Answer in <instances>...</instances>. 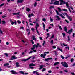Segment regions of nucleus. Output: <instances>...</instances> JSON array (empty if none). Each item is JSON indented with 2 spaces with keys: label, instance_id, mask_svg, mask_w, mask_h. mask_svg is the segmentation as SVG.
Wrapping results in <instances>:
<instances>
[{
  "label": "nucleus",
  "instance_id": "f257e3e1",
  "mask_svg": "<svg viewBox=\"0 0 75 75\" xmlns=\"http://www.w3.org/2000/svg\"><path fill=\"white\" fill-rule=\"evenodd\" d=\"M61 64L62 65V66L65 67V68H68V64L65 62H61Z\"/></svg>",
  "mask_w": 75,
  "mask_h": 75
},
{
  "label": "nucleus",
  "instance_id": "f03ea898",
  "mask_svg": "<svg viewBox=\"0 0 75 75\" xmlns=\"http://www.w3.org/2000/svg\"><path fill=\"white\" fill-rule=\"evenodd\" d=\"M32 38L33 40H30V41H31V42L32 43V44L33 45L34 44V41H33V40H35V41H37V39L35 38V36L32 35Z\"/></svg>",
  "mask_w": 75,
  "mask_h": 75
},
{
  "label": "nucleus",
  "instance_id": "7ed1b4c3",
  "mask_svg": "<svg viewBox=\"0 0 75 75\" xmlns=\"http://www.w3.org/2000/svg\"><path fill=\"white\" fill-rule=\"evenodd\" d=\"M64 14L66 15V16H67V18L68 19H69V20L70 21H72V18L71 17V16H69L68 15L67 13L65 12Z\"/></svg>",
  "mask_w": 75,
  "mask_h": 75
},
{
  "label": "nucleus",
  "instance_id": "20e7f679",
  "mask_svg": "<svg viewBox=\"0 0 75 75\" xmlns=\"http://www.w3.org/2000/svg\"><path fill=\"white\" fill-rule=\"evenodd\" d=\"M38 46H39V43H38L37 44V45L36 46V45L34 44L33 45V48L35 49V47L36 48H37L38 47Z\"/></svg>",
  "mask_w": 75,
  "mask_h": 75
},
{
  "label": "nucleus",
  "instance_id": "39448f33",
  "mask_svg": "<svg viewBox=\"0 0 75 75\" xmlns=\"http://www.w3.org/2000/svg\"><path fill=\"white\" fill-rule=\"evenodd\" d=\"M11 58L10 59L11 60H14V59H17V57H16L15 56H13L11 57Z\"/></svg>",
  "mask_w": 75,
  "mask_h": 75
},
{
  "label": "nucleus",
  "instance_id": "423d86ee",
  "mask_svg": "<svg viewBox=\"0 0 75 75\" xmlns=\"http://www.w3.org/2000/svg\"><path fill=\"white\" fill-rule=\"evenodd\" d=\"M62 2H63V4H66V6H67V8L69 7V5H68L69 4H68V2H67L66 3L64 1H63V0Z\"/></svg>",
  "mask_w": 75,
  "mask_h": 75
},
{
  "label": "nucleus",
  "instance_id": "0eeeda50",
  "mask_svg": "<svg viewBox=\"0 0 75 75\" xmlns=\"http://www.w3.org/2000/svg\"><path fill=\"white\" fill-rule=\"evenodd\" d=\"M52 59V58H45V59L44 61H47V62H48V60H51Z\"/></svg>",
  "mask_w": 75,
  "mask_h": 75
},
{
  "label": "nucleus",
  "instance_id": "6e6552de",
  "mask_svg": "<svg viewBox=\"0 0 75 75\" xmlns=\"http://www.w3.org/2000/svg\"><path fill=\"white\" fill-rule=\"evenodd\" d=\"M73 30V29H71V30H68V32H67V33L68 34H71V33L72 32V31Z\"/></svg>",
  "mask_w": 75,
  "mask_h": 75
},
{
  "label": "nucleus",
  "instance_id": "1a4fd4ad",
  "mask_svg": "<svg viewBox=\"0 0 75 75\" xmlns=\"http://www.w3.org/2000/svg\"><path fill=\"white\" fill-rule=\"evenodd\" d=\"M10 72H12V74H18V73L16 72L14 70L11 71Z\"/></svg>",
  "mask_w": 75,
  "mask_h": 75
},
{
  "label": "nucleus",
  "instance_id": "9d476101",
  "mask_svg": "<svg viewBox=\"0 0 75 75\" xmlns=\"http://www.w3.org/2000/svg\"><path fill=\"white\" fill-rule=\"evenodd\" d=\"M31 58V57H30L28 58H27L26 59H25L22 60V61H24V62L27 61H28V60H29V59H30Z\"/></svg>",
  "mask_w": 75,
  "mask_h": 75
},
{
  "label": "nucleus",
  "instance_id": "9b49d317",
  "mask_svg": "<svg viewBox=\"0 0 75 75\" xmlns=\"http://www.w3.org/2000/svg\"><path fill=\"white\" fill-rule=\"evenodd\" d=\"M59 1H57L54 2V5H58L59 4Z\"/></svg>",
  "mask_w": 75,
  "mask_h": 75
},
{
  "label": "nucleus",
  "instance_id": "f8f14e48",
  "mask_svg": "<svg viewBox=\"0 0 75 75\" xmlns=\"http://www.w3.org/2000/svg\"><path fill=\"white\" fill-rule=\"evenodd\" d=\"M24 0H18L17 1V3H22Z\"/></svg>",
  "mask_w": 75,
  "mask_h": 75
},
{
  "label": "nucleus",
  "instance_id": "ddd939ff",
  "mask_svg": "<svg viewBox=\"0 0 75 75\" xmlns=\"http://www.w3.org/2000/svg\"><path fill=\"white\" fill-rule=\"evenodd\" d=\"M31 16H33L34 14L33 13H32L31 14H29L28 15V17H29V18H30V17H31Z\"/></svg>",
  "mask_w": 75,
  "mask_h": 75
},
{
  "label": "nucleus",
  "instance_id": "4468645a",
  "mask_svg": "<svg viewBox=\"0 0 75 75\" xmlns=\"http://www.w3.org/2000/svg\"><path fill=\"white\" fill-rule=\"evenodd\" d=\"M59 16H61V17H62V18H64V19L65 18V16H63L62 14H59Z\"/></svg>",
  "mask_w": 75,
  "mask_h": 75
},
{
  "label": "nucleus",
  "instance_id": "2eb2a0df",
  "mask_svg": "<svg viewBox=\"0 0 75 75\" xmlns=\"http://www.w3.org/2000/svg\"><path fill=\"white\" fill-rule=\"evenodd\" d=\"M58 64H59V62H56L54 64V66H55V65H58Z\"/></svg>",
  "mask_w": 75,
  "mask_h": 75
},
{
  "label": "nucleus",
  "instance_id": "dca6fc26",
  "mask_svg": "<svg viewBox=\"0 0 75 75\" xmlns=\"http://www.w3.org/2000/svg\"><path fill=\"white\" fill-rule=\"evenodd\" d=\"M35 65V64H34L33 63H31L29 64V67H34Z\"/></svg>",
  "mask_w": 75,
  "mask_h": 75
},
{
  "label": "nucleus",
  "instance_id": "f3484780",
  "mask_svg": "<svg viewBox=\"0 0 75 75\" xmlns=\"http://www.w3.org/2000/svg\"><path fill=\"white\" fill-rule=\"evenodd\" d=\"M39 26V25L38 24V23H37L36 24V29H38V27Z\"/></svg>",
  "mask_w": 75,
  "mask_h": 75
},
{
  "label": "nucleus",
  "instance_id": "a211bd4d",
  "mask_svg": "<svg viewBox=\"0 0 75 75\" xmlns=\"http://www.w3.org/2000/svg\"><path fill=\"white\" fill-rule=\"evenodd\" d=\"M16 67H20L19 63L17 62L16 63Z\"/></svg>",
  "mask_w": 75,
  "mask_h": 75
},
{
  "label": "nucleus",
  "instance_id": "6ab92c4d",
  "mask_svg": "<svg viewBox=\"0 0 75 75\" xmlns=\"http://www.w3.org/2000/svg\"><path fill=\"white\" fill-rule=\"evenodd\" d=\"M2 24H4V25L5 24H6V22L5 21H2Z\"/></svg>",
  "mask_w": 75,
  "mask_h": 75
},
{
  "label": "nucleus",
  "instance_id": "aec40b11",
  "mask_svg": "<svg viewBox=\"0 0 75 75\" xmlns=\"http://www.w3.org/2000/svg\"><path fill=\"white\" fill-rule=\"evenodd\" d=\"M44 67V65H41L40 66V67L39 68V69L40 70L42 68Z\"/></svg>",
  "mask_w": 75,
  "mask_h": 75
},
{
  "label": "nucleus",
  "instance_id": "412c9836",
  "mask_svg": "<svg viewBox=\"0 0 75 75\" xmlns=\"http://www.w3.org/2000/svg\"><path fill=\"white\" fill-rule=\"evenodd\" d=\"M64 31L66 32H67V27L65 26L64 28Z\"/></svg>",
  "mask_w": 75,
  "mask_h": 75
},
{
  "label": "nucleus",
  "instance_id": "4be33fe9",
  "mask_svg": "<svg viewBox=\"0 0 75 75\" xmlns=\"http://www.w3.org/2000/svg\"><path fill=\"white\" fill-rule=\"evenodd\" d=\"M46 56V54H45V53L44 54H41V57H45Z\"/></svg>",
  "mask_w": 75,
  "mask_h": 75
},
{
  "label": "nucleus",
  "instance_id": "5701e85b",
  "mask_svg": "<svg viewBox=\"0 0 75 75\" xmlns=\"http://www.w3.org/2000/svg\"><path fill=\"white\" fill-rule=\"evenodd\" d=\"M26 11H28V12H29V11H31V9L29 8H27L26 9Z\"/></svg>",
  "mask_w": 75,
  "mask_h": 75
},
{
  "label": "nucleus",
  "instance_id": "b1692460",
  "mask_svg": "<svg viewBox=\"0 0 75 75\" xmlns=\"http://www.w3.org/2000/svg\"><path fill=\"white\" fill-rule=\"evenodd\" d=\"M60 5H61L63 4L62 1H63V0H60Z\"/></svg>",
  "mask_w": 75,
  "mask_h": 75
},
{
  "label": "nucleus",
  "instance_id": "393cba45",
  "mask_svg": "<svg viewBox=\"0 0 75 75\" xmlns=\"http://www.w3.org/2000/svg\"><path fill=\"white\" fill-rule=\"evenodd\" d=\"M20 12H18L17 13H13V15H19V14H20Z\"/></svg>",
  "mask_w": 75,
  "mask_h": 75
},
{
  "label": "nucleus",
  "instance_id": "a878e982",
  "mask_svg": "<svg viewBox=\"0 0 75 75\" xmlns=\"http://www.w3.org/2000/svg\"><path fill=\"white\" fill-rule=\"evenodd\" d=\"M57 8L59 12H61L62 11V10H61V8H59V7H58Z\"/></svg>",
  "mask_w": 75,
  "mask_h": 75
},
{
  "label": "nucleus",
  "instance_id": "bb28decb",
  "mask_svg": "<svg viewBox=\"0 0 75 75\" xmlns=\"http://www.w3.org/2000/svg\"><path fill=\"white\" fill-rule=\"evenodd\" d=\"M58 26L59 27V29L61 30H62V28H61V26H60L59 25H58Z\"/></svg>",
  "mask_w": 75,
  "mask_h": 75
},
{
  "label": "nucleus",
  "instance_id": "cd10ccee",
  "mask_svg": "<svg viewBox=\"0 0 75 75\" xmlns=\"http://www.w3.org/2000/svg\"><path fill=\"white\" fill-rule=\"evenodd\" d=\"M56 17H57V19L59 20H61V18H60L59 17V16H56Z\"/></svg>",
  "mask_w": 75,
  "mask_h": 75
},
{
  "label": "nucleus",
  "instance_id": "c85d7f7f",
  "mask_svg": "<svg viewBox=\"0 0 75 75\" xmlns=\"http://www.w3.org/2000/svg\"><path fill=\"white\" fill-rule=\"evenodd\" d=\"M47 35H48V36L47 37L46 39H48V38L50 37V34L49 33H48L47 34Z\"/></svg>",
  "mask_w": 75,
  "mask_h": 75
},
{
  "label": "nucleus",
  "instance_id": "c756f323",
  "mask_svg": "<svg viewBox=\"0 0 75 75\" xmlns=\"http://www.w3.org/2000/svg\"><path fill=\"white\" fill-rule=\"evenodd\" d=\"M19 72L20 74H24V72L23 71H19Z\"/></svg>",
  "mask_w": 75,
  "mask_h": 75
},
{
  "label": "nucleus",
  "instance_id": "7c9ffc66",
  "mask_svg": "<svg viewBox=\"0 0 75 75\" xmlns=\"http://www.w3.org/2000/svg\"><path fill=\"white\" fill-rule=\"evenodd\" d=\"M37 3L36 2L34 4V7H36L37 6Z\"/></svg>",
  "mask_w": 75,
  "mask_h": 75
},
{
  "label": "nucleus",
  "instance_id": "2f4dec72",
  "mask_svg": "<svg viewBox=\"0 0 75 75\" xmlns=\"http://www.w3.org/2000/svg\"><path fill=\"white\" fill-rule=\"evenodd\" d=\"M55 7H54L53 6H50V7L49 8L50 9H52V8H54Z\"/></svg>",
  "mask_w": 75,
  "mask_h": 75
},
{
  "label": "nucleus",
  "instance_id": "473e14b6",
  "mask_svg": "<svg viewBox=\"0 0 75 75\" xmlns=\"http://www.w3.org/2000/svg\"><path fill=\"white\" fill-rule=\"evenodd\" d=\"M17 22L18 23V24H21V21H20V20H18L17 21Z\"/></svg>",
  "mask_w": 75,
  "mask_h": 75
},
{
  "label": "nucleus",
  "instance_id": "72a5a7b5",
  "mask_svg": "<svg viewBox=\"0 0 75 75\" xmlns=\"http://www.w3.org/2000/svg\"><path fill=\"white\" fill-rule=\"evenodd\" d=\"M4 54L5 56H6V57H8V54L7 53H4Z\"/></svg>",
  "mask_w": 75,
  "mask_h": 75
},
{
  "label": "nucleus",
  "instance_id": "f704fd0d",
  "mask_svg": "<svg viewBox=\"0 0 75 75\" xmlns=\"http://www.w3.org/2000/svg\"><path fill=\"white\" fill-rule=\"evenodd\" d=\"M4 5V3H3V4H1L0 5V7H2V6H3Z\"/></svg>",
  "mask_w": 75,
  "mask_h": 75
},
{
  "label": "nucleus",
  "instance_id": "c9c22d12",
  "mask_svg": "<svg viewBox=\"0 0 75 75\" xmlns=\"http://www.w3.org/2000/svg\"><path fill=\"white\" fill-rule=\"evenodd\" d=\"M9 65V64L6 63V64H4V67H5V66H7V65Z\"/></svg>",
  "mask_w": 75,
  "mask_h": 75
},
{
  "label": "nucleus",
  "instance_id": "e433bc0d",
  "mask_svg": "<svg viewBox=\"0 0 75 75\" xmlns=\"http://www.w3.org/2000/svg\"><path fill=\"white\" fill-rule=\"evenodd\" d=\"M36 30L38 34V35H40V33H39V32H38V29H36Z\"/></svg>",
  "mask_w": 75,
  "mask_h": 75
},
{
  "label": "nucleus",
  "instance_id": "4c0bfd02",
  "mask_svg": "<svg viewBox=\"0 0 75 75\" xmlns=\"http://www.w3.org/2000/svg\"><path fill=\"white\" fill-rule=\"evenodd\" d=\"M26 31L27 32H30V29H26Z\"/></svg>",
  "mask_w": 75,
  "mask_h": 75
},
{
  "label": "nucleus",
  "instance_id": "58836bf2",
  "mask_svg": "<svg viewBox=\"0 0 75 75\" xmlns=\"http://www.w3.org/2000/svg\"><path fill=\"white\" fill-rule=\"evenodd\" d=\"M0 34H3V31L1 30V29H0Z\"/></svg>",
  "mask_w": 75,
  "mask_h": 75
},
{
  "label": "nucleus",
  "instance_id": "ea45409f",
  "mask_svg": "<svg viewBox=\"0 0 75 75\" xmlns=\"http://www.w3.org/2000/svg\"><path fill=\"white\" fill-rule=\"evenodd\" d=\"M68 41H70V38H69V36H68Z\"/></svg>",
  "mask_w": 75,
  "mask_h": 75
},
{
  "label": "nucleus",
  "instance_id": "a19ab883",
  "mask_svg": "<svg viewBox=\"0 0 75 75\" xmlns=\"http://www.w3.org/2000/svg\"><path fill=\"white\" fill-rule=\"evenodd\" d=\"M62 34L64 37L65 36V33H62Z\"/></svg>",
  "mask_w": 75,
  "mask_h": 75
},
{
  "label": "nucleus",
  "instance_id": "79ce46f5",
  "mask_svg": "<svg viewBox=\"0 0 75 75\" xmlns=\"http://www.w3.org/2000/svg\"><path fill=\"white\" fill-rule=\"evenodd\" d=\"M61 58H62V59H64V58H65V57L63 56L62 55H61L60 56Z\"/></svg>",
  "mask_w": 75,
  "mask_h": 75
},
{
  "label": "nucleus",
  "instance_id": "37998d69",
  "mask_svg": "<svg viewBox=\"0 0 75 75\" xmlns=\"http://www.w3.org/2000/svg\"><path fill=\"white\" fill-rule=\"evenodd\" d=\"M65 48L66 49H67L68 50H69V47H68V46H67V47H65Z\"/></svg>",
  "mask_w": 75,
  "mask_h": 75
},
{
  "label": "nucleus",
  "instance_id": "c03bdc74",
  "mask_svg": "<svg viewBox=\"0 0 75 75\" xmlns=\"http://www.w3.org/2000/svg\"><path fill=\"white\" fill-rule=\"evenodd\" d=\"M42 24H43V25L44 29V30H45V24L44 23H43Z\"/></svg>",
  "mask_w": 75,
  "mask_h": 75
},
{
  "label": "nucleus",
  "instance_id": "a18cd8bd",
  "mask_svg": "<svg viewBox=\"0 0 75 75\" xmlns=\"http://www.w3.org/2000/svg\"><path fill=\"white\" fill-rule=\"evenodd\" d=\"M64 72H66L67 73L68 72V70L66 69L64 70Z\"/></svg>",
  "mask_w": 75,
  "mask_h": 75
},
{
  "label": "nucleus",
  "instance_id": "49530a36",
  "mask_svg": "<svg viewBox=\"0 0 75 75\" xmlns=\"http://www.w3.org/2000/svg\"><path fill=\"white\" fill-rule=\"evenodd\" d=\"M65 21H66V23H69V21H68L66 19L65 20Z\"/></svg>",
  "mask_w": 75,
  "mask_h": 75
},
{
  "label": "nucleus",
  "instance_id": "de8ad7c7",
  "mask_svg": "<svg viewBox=\"0 0 75 75\" xmlns=\"http://www.w3.org/2000/svg\"><path fill=\"white\" fill-rule=\"evenodd\" d=\"M50 21L51 22H52L53 21V19L51 18V17H50Z\"/></svg>",
  "mask_w": 75,
  "mask_h": 75
},
{
  "label": "nucleus",
  "instance_id": "09e8293b",
  "mask_svg": "<svg viewBox=\"0 0 75 75\" xmlns=\"http://www.w3.org/2000/svg\"><path fill=\"white\" fill-rule=\"evenodd\" d=\"M62 11H67V10L66 9H64L62 10Z\"/></svg>",
  "mask_w": 75,
  "mask_h": 75
},
{
  "label": "nucleus",
  "instance_id": "8fccbe9b",
  "mask_svg": "<svg viewBox=\"0 0 75 75\" xmlns=\"http://www.w3.org/2000/svg\"><path fill=\"white\" fill-rule=\"evenodd\" d=\"M56 11L57 13V14L58 15L59 14V12H58V11L57 10H56Z\"/></svg>",
  "mask_w": 75,
  "mask_h": 75
},
{
  "label": "nucleus",
  "instance_id": "3c124183",
  "mask_svg": "<svg viewBox=\"0 0 75 75\" xmlns=\"http://www.w3.org/2000/svg\"><path fill=\"white\" fill-rule=\"evenodd\" d=\"M42 20L43 21H44V22H45V21H46L47 20L46 19H45V18H43L42 19Z\"/></svg>",
  "mask_w": 75,
  "mask_h": 75
},
{
  "label": "nucleus",
  "instance_id": "603ef678",
  "mask_svg": "<svg viewBox=\"0 0 75 75\" xmlns=\"http://www.w3.org/2000/svg\"><path fill=\"white\" fill-rule=\"evenodd\" d=\"M45 70H46V69H45V68H43V70H42V71L44 72V71H45Z\"/></svg>",
  "mask_w": 75,
  "mask_h": 75
},
{
  "label": "nucleus",
  "instance_id": "864d4df0",
  "mask_svg": "<svg viewBox=\"0 0 75 75\" xmlns=\"http://www.w3.org/2000/svg\"><path fill=\"white\" fill-rule=\"evenodd\" d=\"M7 17L6 16H3L2 17L3 18H5V17Z\"/></svg>",
  "mask_w": 75,
  "mask_h": 75
},
{
  "label": "nucleus",
  "instance_id": "5fc2aeb1",
  "mask_svg": "<svg viewBox=\"0 0 75 75\" xmlns=\"http://www.w3.org/2000/svg\"><path fill=\"white\" fill-rule=\"evenodd\" d=\"M63 45L64 47H66V46H67V44L65 45V43H63Z\"/></svg>",
  "mask_w": 75,
  "mask_h": 75
},
{
  "label": "nucleus",
  "instance_id": "6e6d98bb",
  "mask_svg": "<svg viewBox=\"0 0 75 75\" xmlns=\"http://www.w3.org/2000/svg\"><path fill=\"white\" fill-rule=\"evenodd\" d=\"M43 42H44L43 43V44H42L43 46H44V44H45V41H43Z\"/></svg>",
  "mask_w": 75,
  "mask_h": 75
},
{
  "label": "nucleus",
  "instance_id": "4d7b16f0",
  "mask_svg": "<svg viewBox=\"0 0 75 75\" xmlns=\"http://www.w3.org/2000/svg\"><path fill=\"white\" fill-rule=\"evenodd\" d=\"M33 51L31 50L30 51V52H29V54H31V53H33Z\"/></svg>",
  "mask_w": 75,
  "mask_h": 75
},
{
  "label": "nucleus",
  "instance_id": "13d9d810",
  "mask_svg": "<svg viewBox=\"0 0 75 75\" xmlns=\"http://www.w3.org/2000/svg\"><path fill=\"white\" fill-rule=\"evenodd\" d=\"M24 27H21L20 28V29H22V30H24Z\"/></svg>",
  "mask_w": 75,
  "mask_h": 75
},
{
  "label": "nucleus",
  "instance_id": "bf43d9fd",
  "mask_svg": "<svg viewBox=\"0 0 75 75\" xmlns=\"http://www.w3.org/2000/svg\"><path fill=\"white\" fill-rule=\"evenodd\" d=\"M38 70H37L36 71H34L33 72V74H35V72H38Z\"/></svg>",
  "mask_w": 75,
  "mask_h": 75
},
{
  "label": "nucleus",
  "instance_id": "052dcab7",
  "mask_svg": "<svg viewBox=\"0 0 75 75\" xmlns=\"http://www.w3.org/2000/svg\"><path fill=\"white\" fill-rule=\"evenodd\" d=\"M44 53L45 54H48L50 53V52H45Z\"/></svg>",
  "mask_w": 75,
  "mask_h": 75
},
{
  "label": "nucleus",
  "instance_id": "680f3d73",
  "mask_svg": "<svg viewBox=\"0 0 75 75\" xmlns=\"http://www.w3.org/2000/svg\"><path fill=\"white\" fill-rule=\"evenodd\" d=\"M53 42H54V40H52L50 42L52 44H53Z\"/></svg>",
  "mask_w": 75,
  "mask_h": 75
},
{
  "label": "nucleus",
  "instance_id": "e2e57ef3",
  "mask_svg": "<svg viewBox=\"0 0 75 75\" xmlns=\"http://www.w3.org/2000/svg\"><path fill=\"white\" fill-rule=\"evenodd\" d=\"M71 62H72L73 61H74V59H73V58H72L71 59Z\"/></svg>",
  "mask_w": 75,
  "mask_h": 75
},
{
  "label": "nucleus",
  "instance_id": "0e129e2a",
  "mask_svg": "<svg viewBox=\"0 0 75 75\" xmlns=\"http://www.w3.org/2000/svg\"><path fill=\"white\" fill-rule=\"evenodd\" d=\"M14 24V22L12 21L11 22V24H12V25H13Z\"/></svg>",
  "mask_w": 75,
  "mask_h": 75
},
{
  "label": "nucleus",
  "instance_id": "69168bd1",
  "mask_svg": "<svg viewBox=\"0 0 75 75\" xmlns=\"http://www.w3.org/2000/svg\"><path fill=\"white\" fill-rule=\"evenodd\" d=\"M39 38L40 40H42V37H40Z\"/></svg>",
  "mask_w": 75,
  "mask_h": 75
},
{
  "label": "nucleus",
  "instance_id": "338daca9",
  "mask_svg": "<svg viewBox=\"0 0 75 75\" xmlns=\"http://www.w3.org/2000/svg\"><path fill=\"white\" fill-rule=\"evenodd\" d=\"M72 36L73 37H75V33H74L73 34Z\"/></svg>",
  "mask_w": 75,
  "mask_h": 75
},
{
  "label": "nucleus",
  "instance_id": "774afa93",
  "mask_svg": "<svg viewBox=\"0 0 75 75\" xmlns=\"http://www.w3.org/2000/svg\"><path fill=\"white\" fill-rule=\"evenodd\" d=\"M71 74H72V75H75V73L74 72L71 73Z\"/></svg>",
  "mask_w": 75,
  "mask_h": 75
}]
</instances>
